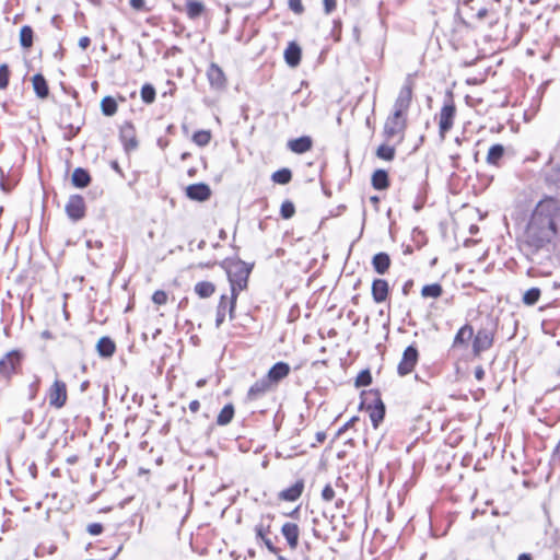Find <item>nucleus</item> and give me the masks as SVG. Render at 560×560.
<instances>
[{"label":"nucleus","instance_id":"f257e3e1","mask_svg":"<svg viewBox=\"0 0 560 560\" xmlns=\"http://www.w3.org/2000/svg\"><path fill=\"white\" fill-rule=\"evenodd\" d=\"M560 230V201L548 197L540 200L532 212L524 232L522 250L533 264L529 277H546L552 272V240Z\"/></svg>","mask_w":560,"mask_h":560},{"label":"nucleus","instance_id":"f03ea898","mask_svg":"<svg viewBox=\"0 0 560 560\" xmlns=\"http://www.w3.org/2000/svg\"><path fill=\"white\" fill-rule=\"evenodd\" d=\"M415 82L408 75L399 90L395 100L393 113L386 118L383 136L386 141H392L397 138V142H402L405 131L407 129V113L411 105Z\"/></svg>","mask_w":560,"mask_h":560},{"label":"nucleus","instance_id":"7ed1b4c3","mask_svg":"<svg viewBox=\"0 0 560 560\" xmlns=\"http://www.w3.org/2000/svg\"><path fill=\"white\" fill-rule=\"evenodd\" d=\"M221 266L226 270L230 282V319L233 320L238 294L247 288L253 265H248L240 258H228L221 262Z\"/></svg>","mask_w":560,"mask_h":560},{"label":"nucleus","instance_id":"20e7f679","mask_svg":"<svg viewBox=\"0 0 560 560\" xmlns=\"http://www.w3.org/2000/svg\"><path fill=\"white\" fill-rule=\"evenodd\" d=\"M24 354L21 350L14 349L0 359V383L9 385L12 377L22 370Z\"/></svg>","mask_w":560,"mask_h":560},{"label":"nucleus","instance_id":"39448f33","mask_svg":"<svg viewBox=\"0 0 560 560\" xmlns=\"http://www.w3.org/2000/svg\"><path fill=\"white\" fill-rule=\"evenodd\" d=\"M364 395L361 408H366L373 428L377 429L385 417V405L381 398L380 392L376 389L364 393Z\"/></svg>","mask_w":560,"mask_h":560},{"label":"nucleus","instance_id":"423d86ee","mask_svg":"<svg viewBox=\"0 0 560 560\" xmlns=\"http://www.w3.org/2000/svg\"><path fill=\"white\" fill-rule=\"evenodd\" d=\"M456 116V106L452 95H447L439 114V133L442 139L453 128Z\"/></svg>","mask_w":560,"mask_h":560},{"label":"nucleus","instance_id":"0eeeda50","mask_svg":"<svg viewBox=\"0 0 560 560\" xmlns=\"http://www.w3.org/2000/svg\"><path fill=\"white\" fill-rule=\"evenodd\" d=\"M46 397L49 406L55 409H61L68 400L67 385L63 381L56 378L48 388Z\"/></svg>","mask_w":560,"mask_h":560},{"label":"nucleus","instance_id":"6e6552de","mask_svg":"<svg viewBox=\"0 0 560 560\" xmlns=\"http://www.w3.org/2000/svg\"><path fill=\"white\" fill-rule=\"evenodd\" d=\"M419 360V351L416 345L408 346L404 352L400 362L397 366V373L399 376H406L410 374Z\"/></svg>","mask_w":560,"mask_h":560},{"label":"nucleus","instance_id":"1a4fd4ad","mask_svg":"<svg viewBox=\"0 0 560 560\" xmlns=\"http://www.w3.org/2000/svg\"><path fill=\"white\" fill-rule=\"evenodd\" d=\"M494 334L491 329L480 328L472 336V353L478 357L481 352L487 351L493 345Z\"/></svg>","mask_w":560,"mask_h":560},{"label":"nucleus","instance_id":"9d476101","mask_svg":"<svg viewBox=\"0 0 560 560\" xmlns=\"http://www.w3.org/2000/svg\"><path fill=\"white\" fill-rule=\"evenodd\" d=\"M68 218L78 222L85 217V201L81 195H71L65 207Z\"/></svg>","mask_w":560,"mask_h":560},{"label":"nucleus","instance_id":"9b49d317","mask_svg":"<svg viewBox=\"0 0 560 560\" xmlns=\"http://www.w3.org/2000/svg\"><path fill=\"white\" fill-rule=\"evenodd\" d=\"M206 74L211 89L220 91L226 88L225 73L218 63L211 62Z\"/></svg>","mask_w":560,"mask_h":560},{"label":"nucleus","instance_id":"f8f14e48","mask_svg":"<svg viewBox=\"0 0 560 560\" xmlns=\"http://www.w3.org/2000/svg\"><path fill=\"white\" fill-rule=\"evenodd\" d=\"M119 139L122 143L124 150L127 153L135 151L138 148V140L136 136V129L130 121H126L119 131Z\"/></svg>","mask_w":560,"mask_h":560},{"label":"nucleus","instance_id":"ddd939ff","mask_svg":"<svg viewBox=\"0 0 560 560\" xmlns=\"http://www.w3.org/2000/svg\"><path fill=\"white\" fill-rule=\"evenodd\" d=\"M275 388L268 383V381L262 376L261 378L257 380L247 390V394L245 396L246 402H252L261 399L265 397L269 392L273 390Z\"/></svg>","mask_w":560,"mask_h":560},{"label":"nucleus","instance_id":"4468645a","mask_svg":"<svg viewBox=\"0 0 560 560\" xmlns=\"http://www.w3.org/2000/svg\"><path fill=\"white\" fill-rule=\"evenodd\" d=\"M289 373L290 365L287 362L279 361L269 369L268 373L264 377L273 388H276L277 385L289 375Z\"/></svg>","mask_w":560,"mask_h":560},{"label":"nucleus","instance_id":"2eb2a0df","mask_svg":"<svg viewBox=\"0 0 560 560\" xmlns=\"http://www.w3.org/2000/svg\"><path fill=\"white\" fill-rule=\"evenodd\" d=\"M186 196L190 200L202 202L210 198L211 189L209 185L205 183L191 184L186 188Z\"/></svg>","mask_w":560,"mask_h":560},{"label":"nucleus","instance_id":"dca6fc26","mask_svg":"<svg viewBox=\"0 0 560 560\" xmlns=\"http://www.w3.org/2000/svg\"><path fill=\"white\" fill-rule=\"evenodd\" d=\"M281 534L284 537L289 548L295 550L299 546L300 528L298 524L285 522L281 527Z\"/></svg>","mask_w":560,"mask_h":560},{"label":"nucleus","instance_id":"f3484780","mask_svg":"<svg viewBox=\"0 0 560 560\" xmlns=\"http://www.w3.org/2000/svg\"><path fill=\"white\" fill-rule=\"evenodd\" d=\"M389 293V285L385 279H374L372 282L371 294L375 303H382L386 301Z\"/></svg>","mask_w":560,"mask_h":560},{"label":"nucleus","instance_id":"a211bd4d","mask_svg":"<svg viewBox=\"0 0 560 560\" xmlns=\"http://www.w3.org/2000/svg\"><path fill=\"white\" fill-rule=\"evenodd\" d=\"M275 520V515L271 513L262 514L259 522L255 525L254 532L256 541L259 544V538H265L271 534V525Z\"/></svg>","mask_w":560,"mask_h":560},{"label":"nucleus","instance_id":"6ab92c4d","mask_svg":"<svg viewBox=\"0 0 560 560\" xmlns=\"http://www.w3.org/2000/svg\"><path fill=\"white\" fill-rule=\"evenodd\" d=\"M303 489H304V481H303V479H299L294 482V485L280 491L278 494V498L282 501H289V502L296 501L301 497Z\"/></svg>","mask_w":560,"mask_h":560},{"label":"nucleus","instance_id":"aec40b11","mask_svg":"<svg viewBox=\"0 0 560 560\" xmlns=\"http://www.w3.org/2000/svg\"><path fill=\"white\" fill-rule=\"evenodd\" d=\"M504 154L505 148L500 143H495L490 147L486 161L491 166L500 167L502 165Z\"/></svg>","mask_w":560,"mask_h":560},{"label":"nucleus","instance_id":"412c9836","mask_svg":"<svg viewBox=\"0 0 560 560\" xmlns=\"http://www.w3.org/2000/svg\"><path fill=\"white\" fill-rule=\"evenodd\" d=\"M472 336H474L472 326L469 324H465L456 332L454 340H453V348L467 347L468 341L472 338Z\"/></svg>","mask_w":560,"mask_h":560},{"label":"nucleus","instance_id":"4be33fe9","mask_svg":"<svg viewBox=\"0 0 560 560\" xmlns=\"http://www.w3.org/2000/svg\"><path fill=\"white\" fill-rule=\"evenodd\" d=\"M96 351L101 358L108 359L114 355L116 345L112 338L104 336L97 341Z\"/></svg>","mask_w":560,"mask_h":560},{"label":"nucleus","instance_id":"5701e85b","mask_svg":"<svg viewBox=\"0 0 560 560\" xmlns=\"http://www.w3.org/2000/svg\"><path fill=\"white\" fill-rule=\"evenodd\" d=\"M372 266L378 275H385L390 267V257L387 253L380 252L372 258Z\"/></svg>","mask_w":560,"mask_h":560},{"label":"nucleus","instance_id":"b1692460","mask_svg":"<svg viewBox=\"0 0 560 560\" xmlns=\"http://www.w3.org/2000/svg\"><path fill=\"white\" fill-rule=\"evenodd\" d=\"M313 141L308 136H302L288 142V148L298 154H302L311 150Z\"/></svg>","mask_w":560,"mask_h":560},{"label":"nucleus","instance_id":"393cba45","mask_svg":"<svg viewBox=\"0 0 560 560\" xmlns=\"http://www.w3.org/2000/svg\"><path fill=\"white\" fill-rule=\"evenodd\" d=\"M301 47L291 42L284 50V60L290 67H296L301 62Z\"/></svg>","mask_w":560,"mask_h":560},{"label":"nucleus","instance_id":"a878e982","mask_svg":"<svg viewBox=\"0 0 560 560\" xmlns=\"http://www.w3.org/2000/svg\"><path fill=\"white\" fill-rule=\"evenodd\" d=\"M226 313L230 315V295L222 294L220 296L217 314H215V327L219 328L225 320Z\"/></svg>","mask_w":560,"mask_h":560},{"label":"nucleus","instance_id":"bb28decb","mask_svg":"<svg viewBox=\"0 0 560 560\" xmlns=\"http://www.w3.org/2000/svg\"><path fill=\"white\" fill-rule=\"evenodd\" d=\"M371 184L376 190H385L389 187L388 173L385 170H376L372 174Z\"/></svg>","mask_w":560,"mask_h":560},{"label":"nucleus","instance_id":"cd10ccee","mask_svg":"<svg viewBox=\"0 0 560 560\" xmlns=\"http://www.w3.org/2000/svg\"><path fill=\"white\" fill-rule=\"evenodd\" d=\"M71 182L77 188H85L91 183V176L85 168L77 167L72 173Z\"/></svg>","mask_w":560,"mask_h":560},{"label":"nucleus","instance_id":"c85d7f7f","mask_svg":"<svg viewBox=\"0 0 560 560\" xmlns=\"http://www.w3.org/2000/svg\"><path fill=\"white\" fill-rule=\"evenodd\" d=\"M32 82H33V89H34L35 94L39 98H46L49 94V88H48L45 77L40 73H36L32 78Z\"/></svg>","mask_w":560,"mask_h":560},{"label":"nucleus","instance_id":"c756f323","mask_svg":"<svg viewBox=\"0 0 560 560\" xmlns=\"http://www.w3.org/2000/svg\"><path fill=\"white\" fill-rule=\"evenodd\" d=\"M195 293L201 298H210L215 292V285L210 281H199L194 287Z\"/></svg>","mask_w":560,"mask_h":560},{"label":"nucleus","instance_id":"7c9ffc66","mask_svg":"<svg viewBox=\"0 0 560 560\" xmlns=\"http://www.w3.org/2000/svg\"><path fill=\"white\" fill-rule=\"evenodd\" d=\"M206 10L202 2L197 0H188L186 3V13L190 20L198 19Z\"/></svg>","mask_w":560,"mask_h":560},{"label":"nucleus","instance_id":"2f4dec72","mask_svg":"<svg viewBox=\"0 0 560 560\" xmlns=\"http://www.w3.org/2000/svg\"><path fill=\"white\" fill-rule=\"evenodd\" d=\"M459 15V9L456 11L455 13V16H454V21H453V26L451 28V33H450V42L455 46L460 37L458 36V33L464 30L466 27V23L459 19H457Z\"/></svg>","mask_w":560,"mask_h":560},{"label":"nucleus","instance_id":"473e14b6","mask_svg":"<svg viewBox=\"0 0 560 560\" xmlns=\"http://www.w3.org/2000/svg\"><path fill=\"white\" fill-rule=\"evenodd\" d=\"M234 417V406L232 404H226L217 417L218 425H226L229 424Z\"/></svg>","mask_w":560,"mask_h":560},{"label":"nucleus","instance_id":"72a5a7b5","mask_svg":"<svg viewBox=\"0 0 560 560\" xmlns=\"http://www.w3.org/2000/svg\"><path fill=\"white\" fill-rule=\"evenodd\" d=\"M443 294V288L440 283H431L422 287L421 295L424 299H439Z\"/></svg>","mask_w":560,"mask_h":560},{"label":"nucleus","instance_id":"f704fd0d","mask_svg":"<svg viewBox=\"0 0 560 560\" xmlns=\"http://www.w3.org/2000/svg\"><path fill=\"white\" fill-rule=\"evenodd\" d=\"M292 179V172L290 168L283 167L276 171L271 175V180L276 184L285 185Z\"/></svg>","mask_w":560,"mask_h":560},{"label":"nucleus","instance_id":"c9c22d12","mask_svg":"<svg viewBox=\"0 0 560 560\" xmlns=\"http://www.w3.org/2000/svg\"><path fill=\"white\" fill-rule=\"evenodd\" d=\"M540 294L539 288H530L524 292L522 302L527 306H534L539 301Z\"/></svg>","mask_w":560,"mask_h":560},{"label":"nucleus","instance_id":"e433bc0d","mask_svg":"<svg viewBox=\"0 0 560 560\" xmlns=\"http://www.w3.org/2000/svg\"><path fill=\"white\" fill-rule=\"evenodd\" d=\"M103 115L113 116L117 113V103L112 96H105L101 102Z\"/></svg>","mask_w":560,"mask_h":560},{"label":"nucleus","instance_id":"4c0bfd02","mask_svg":"<svg viewBox=\"0 0 560 560\" xmlns=\"http://www.w3.org/2000/svg\"><path fill=\"white\" fill-rule=\"evenodd\" d=\"M34 32L31 26L24 25L20 31V44L23 48H30L33 45Z\"/></svg>","mask_w":560,"mask_h":560},{"label":"nucleus","instance_id":"58836bf2","mask_svg":"<svg viewBox=\"0 0 560 560\" xmlns=\"http://www.w3.org/2000/svg\"><path fill=\"white\" fill-rule=\"evenodd\" d=\"M395 153V147L388 144H381L376 150V156L385 161H393Z\"/></svg>","mask_w":560,"mask_h":560},{"label":"nucleus","instance_id":"ea45409f","mask_svg":"<svg viewBox=\"0 0 560 560\" xmlns=\"http://www.w3.org/2000/svg\"><path fill=\"white\" fill-rule=\"evenodd\" d=\"M140 95L143 103L152 104L155 101L156 92L152 84L145 83L141 88Z\"/></svg>","mask_w":560,"mask_h":560},{"label":"nucleus","instance_id":"a19ab883","mask_svg":"<svg viewBox=\"0 0 560 560\" xmlns=\"http://www.w3.org/2000/svg\"><path fill=\"white\" fill-rule=\"evenodd\" d=\"M211 140V132L208 130H198L192 135V141L199 147H206Z\"/></svg>","mask_w":560,"mask_h":560},{"label":"nucleus","instance_id":"79ce46f5","mask_svg":"<svg viewBox=\"0 0 560 560\" xmlns=\"http://www.w3.org/2000/svg\"><path fill=\"white\" fill-rule=\"evenodd\" d=\"M40 377L35 375L34 380L27 386V399L30 401L35 400L40 388Z\"/></svg>","mask_w":560,"mask_h":560},{"label":"nucleus","instance_id":"37998d69","mask_svg":"<svg viewBox=\"0 0 560 560\" xmlns=\"http://www.w3.org/2000/svg\"><path fill=\"white\" fill-rule=\"evenodd\" d=\"M8 175L9 174H5L4 170L0 167V189L7 194L12 191L19 182V179H14L12 183H7Z\"/></svg>","mask_w":560,"mask_h":560},{"label":"nucleus","instance_id":"c03bdc74","mask_svg":"<svg viewBox=\"0 0 560 560\" xmlns=\"http://www.w3.org/2000/svg\"><path fill=\"white\" fill-rule=\"evenodd\" d=\"M548 185L553 186L556 190L560 191V167L552 168L546 176Z\"/></svg>","mask_w":560,"mask_h":560},{"label":"nucleus","instance_id":"a18cd8bd","mask_svg":"<svg viewBox=\"0 0 560 560\" xmlns=\"http://www.w3.org/2000/svg\"><path fill=\"white\" fill-rule=\"evenodd\" d=\"M295 213V207L292 201L285 200L282 202L280 208V214L283 219H291Z\"/></svg>","mask_w":560,"mask_h":560},{"label":"nucleus","instance_id":"49530a36","mask_svg":"<svg viewBox=\"0 0 560 560\" xmlns=\"http://www.w3.org/2000/svg\"><path fill=\"white\" fill-rule=\"evenodd\" d=\"M371 383H372V375H371L370 370L361 371L355 378L357 387L368 386Z\"/></svg>","mask_w":560,"mask_h":560},{"label":"nucleus","instance_id":"de8ad7c7","mask_svg":"<svg viewBox=\"0 0 560 560\" xmlns=\"http://www.w3.org/2000/svg\"><path fill=\"white\" fill-rule=\"evenodd\" d=\"M10 69L7 63L0 66V90H4L9 85Z\"/></svg>","mask_w":560,"mask_h":560},{"label":"nucleus","instance_id":"09e8293b","mask_svg":"<svg viewBox=\"0 0 560 560\" xmlns=\"http://www.w3.org/2000/svg\"><path fill=\"white\" fill-rule=\"evenodd\" d=\"M152 301L156 305H164L167 302V294L163 290H156L152 295Z\"/></svg>","mask_w":560,"mask_h":560},{"label":"nucleus","instance_id":"8fccbe9b","mask_svg":"<svg viewBox=\"0 0 560 560\" xmlns=\"http://www.w3.org/2000/svg\"><path fill=\"white\" fill-rule=\"evenodd\" d=\"M259 542H262L266 548L273 555H278L280 549L273 544V540L270 536H265V538H259Z\"/></svg>","mask_w":560,"mask_h":560},{"label":"nucleus","instance_id":"3c124183","mask_svg":"<svg viewBox=\"0 0 560 560\" xmlns=\"http://www.w3.org/2000/svg\"><path fill=\"white\" fill-rule=\"evenodd\" d=\"M336 493L331 485L327 483L324 489L322 490V499L325 502H330L334 500Z\"/></svg>","mask_w":560,"mask_h":560},{"label":"nucleus","instance_id":"603ef678","mask_svg":"<svg viewBox=\"0 0 560 560\" xmlns=\"http://www.w3.org/2000/svg\"><path fill=\"white\" fill-rule=\"evenodd\" d=\"M489 14V11L486 7L477 8L476 13L469 15V19L481 22Z\"/></svg>","mask_w":560,"mask_h":560},{"label":"nucleus","instance_id":"864d4df0","mask_svg":"<svg viewBox=\"0 0 560 560\" xmlns=\"http://www.w3.org/2000/svg\"><path fill=\"white\" fill-rule=\"evenodd\" d=\"M289 8L295 14H302L304 12V7L301 0H289Z\"/></svg>","mask_w":560,"mask_h":560},{"label":"nucleus","instance_id":"5fc2aeb1","mask_svg":"<svg viewBox=\"0 0 560 560\" xmlns=\"http://www.w3.org/2000/svg\"><path fill=\"white\" fill-rule=\"evenodd\" d=\"M86 530L89 534L96 536V535H101L103 533L104 527L101 523H91L88 525Z\"/></svg>","mask_w":560,"mask_h":560},{"label":"nucleus","instance_id":"6e6d98bb","mask_svg":"<svg viewBox=\"0 0 560 560\" xmlns=\"http://www.w3.org/2000/svg\"><path fill=\"white\" fill-rule=\"evenodd\" d=\"M550 463L552 466H559L560 467V439L558 444L552 451Z\"/></svg>","mask_w":560,"mask_h":560},{"label":"nucleus","instance_id":"4d7b16f0","mask_svg":"<svg viewBox=\"0 0 560 560\" xmlns=\"http://www.w3.org/2000/svg\"><path fill=\"white\" fill-rule=\"evenodd\" d=\"M22 421L24 424H33L34 422V411L32 409H27L22 415Z\"/></svg>","mask_w":560,"mask_h":560},{"label":"nucleus","instance_id":"13d9d810","mask_svg":"<svg viewBox=\"0 0 560 560\" xmlns=\"http://www.w3.org/2000/svg\"><path fill=\"white\" fill-rule=\"evenodd\" d=\"M324 11L326 14H330L337 7L336 0H323Z\"/></svg>","mask_w":560,"mask_h":560},{"label":"nucleus","instance_id":"bf43d9fd","mask_svg":"<svg viewBox=\"0 0 560 560\" xmlns=\"http://www.w3.org/2000/svg\"><path fill=\"white\" fill-rule=\"evenodd\" d=\"M130 5L132 9L138 11H148L145 0H130Z\"/></svg>","mask_w":560,"mask_h":560},{"label":"nucleus","instance_id":"052dcab7","mask_svg":"<svg viewBox=\"0 0 560 560\" xmlns=\"http://www.w3.org/2000/svg\"><path fill=\"white\" fill-rule=\"evenodd\" d=\"M474 375L477 381H482L485 377V370L481 365L475 368Z\"/></svg>","mask_w":560,"mask_h":560},{"label":"nucleus","instance_id":"680f3d73","mask_svg":"<svg viewBox=\"0 0 560 560\" xmlns=\"http://www.w3.org/2000/svg\"><path fill=\"white\" fill-rule=\"evenodd\" d=\"M412 287H413V280H411V279L407 280L404 283L402 289H401L402 294L408 295Z\"/></svg>","mask_w":560,"mask_h":560},{"label":"nucleus","instance_id":"e2e57ef3","mask_svg":"<svg viewBox=\"0 0 560 560\" xmlns=\"http://www.w3.org/2000/svg\"><path fill=\"white\" fill-rule=\"evenodd\" d=\"M91 44V39L88 36H83L79 39V47L82 49H86Z\"/></svg>","mask_w":560,"mask_h":560},{"label":"nucleus","instance_id":"0e129e2a","mask_svg":"<svg viewBox=\"0 0 560 560\" xmlns=\"http://www.w3.org/2000/svg\"><path fill=\"white\" fill-rule=\"evenodd\" d=\"M110 167L121 177H124V172L121 170V167L119 166V163L117 161H112L110 162Z\"/></svg>","mask_w":560,"mask_h":560},{"label":"nucleus","instance_id":"69168bd1","mask_svg":"<svg viewBox=\"0 0 560 560\" xmlns=\"http://www.w3.org/2000/svg\"><path fill=\"white\" fill-rule=\"evenodd\" d=\"M69 133H67L65 137L66 139H71L72 137L77 136L80 131V127L74 128L72 125L69 126Z\"/></svg>","mask_w":560,"mask_h":560},{"label":"nucleus","instance_id":"338daca9","mask_svg":"<svg viewBox=\"0 0 560 560\" xmlns=\"http://www.w3.org/2000/svg\"><path fill=\"white\" fill-rule=\"evenodd\" d=\"M423 205H424V200L418 196L413 203L415 211H417V212L420 211L423 208Z\"/></svg>","mask_w":560,"mask_h":560},{"label":"nucleus","instance_id":"774afa93","mask_svg":"<svg viewBox=\"0 0 560 560\" xmlns=\"http://www.w3.org/2000/svg\"><path fill=\"white\" fill-rule=\"evenodd\" d=\"M200 409V402L197 399H194L189 402V410L191 412H197Z\"/></svg>","mask_w":560,"mask_h":560}]
</instances>
